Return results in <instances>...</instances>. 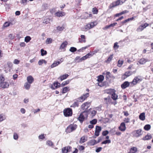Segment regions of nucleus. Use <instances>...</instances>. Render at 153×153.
Instances as JSON below:
<instances>
[{
	"label": "nucleus",
	"mask_w": 153,
	"mask_h": 153,
	"mask_svg": "<svg viewBox=\"0 0 153 153\" xmlns=\"http://www.w3.org/2000/svg\"><path fill=\"white\" fill-rule=\"evenodd\" d=\"M47 144L50 146H51L53 145L52 142L50 140L48 141L47 142Z\"/></svg>",
	"instance_id": "58"
},
{
	"label": "nucleus",
	"mask_w": 153,
	"mask_h": 153,
	"mask_svg": "<svg viewBox=\"0 0 153 153\" xmlns=\"http://www.w3.org/2000/svg\"><path fill=\"white\" fill-rule=\"evenodd\" d=\"M9 84L8 82L4 81L0 82V87L3 88H7L9 87Z\"/></svg>",
	"instance_id": "9"
},
{
	"label": "nucleus",
	"mask_w": 153,
	"mask_h": 153,
	"mask_svg": "<svg viewBox=\"0 0 153 153\" xmlns=\"http://www.w3.org/2000/svg\"><path fill=\"white\" fill-rule=\"evenodd\" d=\"M79 101L78 100L76 101H75L73 104L71 105V107H78L79 106L78 102Z\"/></svg>",
	"instance_id": "30"
},
{
	"label": "nucleus",
	"mask_w": 153,
	"mask_h": 153,
	"mask_svg": "<svg viewBox=\"0 0 153 153\" xmlns=\"http://www.w3.org/2000/svg\"><path fill=\"white\" fill-rule=\"evenodd\" d=\"M113 54L111 55L108 58L107 60L106 61V62H110L112 60L113 58Z\"/></svg>",
	"instance_id": "33"
},
{
	"label": "nucleus",
	"mask_w": 153,
	"mask_h": 153,
	"mask_svg": "<svg viewBox=\"0 0 153 153\" xmlns=\"http://www.w3.org/2000/svg\"><path fill=\"white\" fill-rule=\"evenodd\" d=\"M18 134L16 133H14L13 134V138L16 140L18 139Z\"/></svg>",
	"instance_id": "62"
},
{
	"label": "nucleus",
	"mask_w": 153,
	"mask_h": 153,
	"mask_svg": "<svg viewBox=\"0 0 153 153\" xmlns=\"http://www.w3.org/2000/svg\"><path fill=\"white\" fill-rule=\"evenodd\" d=\"M91 102H86L83 104L81 106V109L83 110L87 111V109L90 107Z\"/></svg>",
	"instance_id": "6"
},
{
	"label": "nucleus",
	"mask_w": 153,
	"mask_h": 153,
	"mask_svg": "<svg viewBox=\"0 0 153 153\" xmlns=\"http://www.w3.org/2000/svg\"><path fill=\"white\" fill-rule=\"evenodd\" d=\"M88 116V111H84L81 113L78 117V119L80 122H82L83 121L84 119L86 118Z\"/></svg>",
	"instance_id": "2"
},
{
	"label": "nucleus",
	"mask_w": 153,
	"mask_h": 153,
	"mask_svg": "<svg viewBox=\"0 0 153 153\" xmlns=\"http://www.w3.org/2000/svg\"><path fill=\"white\" fill-rule=\"evenodd\" d=\"M76 128V125L71 124L67 127L66 131L67 133H69L75 130Z\"/></svg>",
	"instance_id": "4"
},
{
	"label": "nucleus",
	"mask_w": 153,
	"mask_h": 153,
	"mask_svg": "<svg viewBox=\"0 0 153 153\" xmlns=\"http://www.w3.org/2000/svg\"><path fill=\"white\" fill-rule=\"evenodd\" d=\"M55 16L57 17H62L63 16H64L65 15V13L63 12L58 11L56 12L55 14Z\"/></svg>",
	"instance_id": "18"
},
{
	"label": "nucleus",
	"mask_w": 153,
	"mask_h": 153,
	"mask_svg": "<svg viewBox=\"0 0 153 153\" xmlns=\"http://www.w3.org/2000/svg\"><path fill=\"white\" fill-rule=\"evenodd\" d=\"M104 76L102 75H100L97 77V80L99 82H102L104 79Z\"/></svg>",
	"instance_id": "21"
},
{
	"label": "nucleus",
	"mask_w": 153,
	"mask_h": 153,
	"mask_svg": "<svg viewBox=\"0 0 153 153\" xmlns=\"http://www.w3.org/2000/svg\"><path fill=\"white\" fill-rule=\"evenodd\" d=\"M31 38L29 36H27L25 38V41L26 42H28L31 40Z\"/></svg>",
	"instance_id": "40"
},
{
	"label": "nucleus",
	"mask_w": 153,
	"mask_h": 153,
	"mask_svg": "<svg viewBox=\"0 0 153 153\" xmlns=\"http://www.w3.org/2000/svg\"><path fill=\"white\" fill-rule=\"evenodd\" d=\"M30 84L27 82H26L24 85V87L27 90H29L30 86Z\"/></svg>",
	"instance_id": "26"
},
{
	"label": "nucleus",
	"mask_w": 153,
	"mask_h": 153,
	"mask_svg": "<svg viewBox=\"0 0 153 153\" xmlns=\"http://www.w3.org/2000/svg\"><path fill=\"white\" fill-rule=\"evenodd\" d=\"M52 40V39L51 38H47L46 41V43L47 44H49L51 43Z\"/></svg>",
	"instance_id": "43"
},
{
	"label": "nucleus",
	"mask_w": 153,
	"mask_h": 153,
	"mask_svg": "<svg viewBox=\"0 0 153 153\" xmlns=\"http://www.w3.org/2000/svg\"><path fill=\"white\" fill-rule=\"evenodd\" d=\"M98 51H99V50L98 49L92 52H90V53H91V54H92V56H93L96 53L98 52Z\"/></svg>",
	"instance_id": "59"
},
{
	"label": "nucleus",
	"mask_w": 153,
	"mask_h": 153,
	"mask_svg": "<svg viewBox=\"0 0 153 153\" xmlns=\"http://www.w3.org/2000/svg\"><path fill=\"white\" fill-rule=\"evenodd\" d=\"M123 62V60H119L117 62V66L119 67H120L122 65Z\"/></svg>",
	"instance_id": "37"
},
{
	"label": "nucleus",
	"mask_w": 153,
	"mask_h": 153,
	"mask_svg": "<svg viewBox=\"0 0 153 153\" xmlns=\"http://www.w3.org/2000/svg\"><path fill=\"white\" fill-rule=\"evenodd\" d=\"M5 80V78L2 74H1L0 75V81H3Z\"/></svg>",
	"instance_id": "57"
},
{
	"label": "nucleus",
	"mask_w": 153,
	"mask_h": 153,
	"mask_svg": "<svg viewBox=\"0 0 153 153\" xmlns=\"http://www.w3.org/2000/svg\"><path fill=\"white\" fill-rule=\"evenodd\" d=\"M61 59H62V58L60 60L61 62L60 61H57V62H54L53 64H52L51 66V68H53L54 67H55L58 65L59 64H60L61 62H62L63 60H61Z\"/></svg>",
	"instance_id": "15"
},
{
	"label": "nucleus",
	"mask_w": 153,
	"mask_h": 153,
	"mask_svg": "<svg viewBox=\"0 0 153 153\" xmlns=\"http://www.w3.org/2000/svg\"><path fill=\"white\" fill-rule=\"evenodd\" d=\"M11 23L8 22H5L3 25V26L4 27H7L10 25Z\"/></svg>",
	"instance_id": "49"
},
{
	"label": "nucleus",
	"mask_w": 153,
	"mask_h": 153,
	"mask_svg": "<svg viewBox=\"0 0 153 153\" xmlns=\"http://www.w3.org/2000/svg\"><path fill=\"white\" fill-rule=\"evenodd\" d=\"M76 48L74 47H71L69 49V51L72 52H74L76 51Z\"/></svg>",
	"instance_id": "42"
},
{
	"label": "nucleus",
	"mask_w": 153,
	"mask_h": 153,
	"mask_svg": "<svg viewBox=\"0 0 153 153\" xmlns=\"http://www.w3.org/2000/svg\"><path fill=\"white\" fill-rule=\"evenodd\" d=\"M105 92L108 94H112L115 91V90L113 89H109L106 90H105Z\"/></svg>",
	"instance_id": "28"
},
{
	"label": "nucleus",
	"mask_w": 153,
	"mask_h": 153,
	"mask_svg": "<svg viewBox=\"0 0 153 153\" xmlns=\"http://www.w3.org/2000/svg\"><path fill=\"white\" fill-rule=\"evenodd\" d=\"M97 25L96 22H91L88 23L85 26L82 28V30L85 31H86L91 28H93L94 26Z\"/></svg>",
	"instance_id": "1"
},
{
	"label": "nucleus",
	"mask_w": 153,
	"mask_h": 153,
	"mask_svg": "<svg viewBox=\"0 0 153 153\" xmlns=\"http://www.w3.org/2000/svg\"><path fill=\"white\" fill-rule=\"evenodd\" d=\"M27 82L31 84L34 81V79L31 76H29L27 77Z\"/></svg>",
	"instance_id": "16"
},
{
	"label": "nucleus",
	"mask_w": 153,
	"mask_h": 153,
	"mask_svg": "<svg viewBox=\"0 0 153 153\" xmlns=\"http://www.w3.org/2000/svg\"><path fill=\"white\" fill-rule=\"evenodd\" d=\"M96 113H97V111L95 110V109L93 110V111H91V116L92 117L94 116L96 114Z\"/></svg>",
	"instance_id": "48"
},
{
	"label": "nucleus",
	"mask_w": 153,
	"mask_h": 153,
	"mask_svg": "<svg viewBox=\"0 0 153 153\" xmlns=\"http://www.w3.org/2000/svg\"><path fill=\"white\" fill-rule=\"evenodd\" d=\"M108 133V131H103L102 133V134L103 136H106Z\"/></svg>",
	"instance_id": "63"
},
{
	"label": "nucleus",
	"mask_w": 153,
	"mask_h": 153,
	"mask_svg": "<svg viewBox=\"0 0 153 153\" xmlns=\"http://www.w3.org/2000/svg\"><path fill=\"white\" fill-rule=\"evenodd\" d=\"M139 119L142 120H143V112L141 113L139 116Z\"/></svg>",
	"instance_id": "55"
},
{
	"label": "nucleus",
	"mask_w": 153,
	"mask_h": 153,
	"mask_svg": "<svg viewBox=\"0 0 153 153\" xmlns=\"http://www.w3.org/2000/svg\"><path fill=\"white\" fill-rule=\"evenodd\" d=\"M20 62V61L17 59H15L14 61H13V63L15 64H18Z\"/></svg>",
	"instance_id": "61"
},
{
	"label": "nucleus",
	"mask_w": 153,
	"mask_h": 153,
	"mask_svg": "<svg viewBox=\"0 0 153 153\" xmlns=\"http://www.w3.org/2000/svg\"><path fill=\"white\" fill-rule=\"evenodd\" d=\"M143 30V24H141L137 28V32H140L142 31Z\"/></svg>",
	"instance_id": "24"
},
{
	"label": "nucleus",
	"mask_w": 153,
	"mask_h": 153,
	"mask_svg": "<svg viewBox=\"0 0 153 153\" xmlns=\"http://www.w3.org/2000/svg\"><path fill=\"white\" fill-rule=\"evenodd\" d=\"M71 147L70 146H67L64 147L62 149L63 153H67L70 152Z\"/></svg>",
	"instance_id": "14"
},
{
	"label": "nucleus",
	"mask_w": 153,
	"mask_h": 153,
	"mask_svg": "<svg viewBox=\"0 0 153 153\" xmlns=\"http://www.w3.org/2000/svg\"><path fill=\"white\" fill-rule=\"evenodd\" d=\"M152 138L151 135L149 134H148L145 137H144V140H149Z\"/></svg>",
	"instance_id": "34"
},
{
	"label": "nucleus",
	"mask_w": 153,
	"mask_h": 153,
	"mask_svg": "<svg viewBox=\"0 0 153 153\" xmlns=\"http://www.w3.org/2000/svg\"><path fill=\"white\" fill-rule=\"evenodd\" d=\"M135 71L132 72L131 71H127L125 72V73L122 76V79H124L131 75L133 74H134Z\"/></svg>",
	"instance_id": "10"
},
{
	"label": "nucleus",
	"mask_w": 153,
	"mask_h": 153,
	"mask_svg": "<svg viewBox=\"0 0 153 153\" xmlns=\"http://www.w3.org/2000/svg\"><path fill=\"white\" fill-rule=\"evenodd\" d=\"M137 151V148L135 147H133L130 149L128 153H135Z\"/></svg>",
	"instance_id": "25"
},
{
	"label": "nucleus",
	"mask_w": 153,
	"mask_h": 153,
	"mask_svg": "<svg viewBox=\"0 0 153 153\" xmlns=\"http://www.w3.org/2000/svg\"><path fill=\"white\" fill-rule=\"evenodd\" d=\"M151 126L149 124H147L144 126V129L148 131L151 128Z\"/></svg>",
	"instance_id": "36"
},
{
	"label": "nucleus",
	"mask_w": 153,
	"mask_h": 153,
	"mask_svg": "<svg viewBox=\"0 0 153 153\" xmlns=\"http://www.w3.org/2000/svg\"><path fill=\"white\" fill-rule=\"evenodd\" d=\"M69 87H66L64 88L62 90V94H64L67 92V91H69Z\"/></svg>",
	"instance_id": "27"
},
{
	"label": "nucleus",
	"mask_w": 153,
	"mask_h": 153,
	"mask_svg": "<svg viewBox=\"0 0 153 153\" xmlns=\"http://www.w3.org/2000/svg\"><path fill=\"white\" fill-rule=\"evenodd\" d=\"M97 143V141L94 139L91 140L89 141L88 143V144L90 146H94Z\"/></svg>",
	"instance_id": "20"
},
{
	"label": "nucleus",
	"mask_w": 153,
	"mask_h": 153,
	"mask_svg": "<svg viewBox=\"0 0 153 153\" xmlns=\"http://www.w3.org/2000/svg\"><path fill=\"white\" fill-rule=\"evenodd\" d=\"M64 115L65 117L71 116L72 114V110L70 108H68L63 111Z\"/></svg>",
	"instance_id": "5"
},
{
	"label": "nucleus",
	"mask_w": 153,
	"mask_h": 153,
	"mask_svg": "<svg viewBox=\"0 0 153 153\" xmlns=\"http://www.w3.org/2000/svg\"><path fill=\"white\" fill-rule=\"evenodd\" d=\"M134 19V17H133L130 18H128L127 19L125 20H124V21H123L122 22V23L123 24L125 23H126V22H128L130 21L133 20Z\"/></svg>",
	"instance_id": "35"
},
{
	"label": "nucleus",
	"mask_w": 153,
	"mask_h": 153,
	"mask_svg": "<svg viewBox=\"0 0 153 153\" xmlns=\"http://www.w3.org/2000/svg\"><path fill=\"white\" fill-rule=\"evenodd\" d=\"M27 0H21L20 2L23 5L25 6L27 4Z\"/></svg>",
	"instance_id": "41"
},
{
	"label": "nucleus",
	"mask_w": 153,
	"mask_h": 153,
	"mask_svg": "<svg viewBox=\"0 0 153 153\" xmlns=\"http://www.w3.org/2000/svg\"><path fill=\"white\" fill-rule=\"evenodd\" d=\"M89 96V93H87L86 94H83L82 95L80 96L77 99L78 101L80 102H83L87 99Z\"/></svg>",
	"instance_id": "8"
},
{
	"label": "nucleus",
	"mask_w": 153,
	"mask_h": 153,
	"mask_svg": "<svg viewBox=\"0 0 153 153\" xmlns=\"http://www.w3.org/2000/svg\"><path fill=\"white\" fill-rule=\"evenodd\" d=\"M105 78L106 79H108L110 77V73L109 72H107L106 73Z\"/></svg>",
	"instance_id": "45"
},
{
	"label": "nucleus",
	"mask_w": 153,
	"mask_h": 153,
	"mask_svg": "<svg viewBox=\"0 0 153 153\" xmlns=\"http://www.w3.org/2000/svg\"><path fill=\"white\" fill-rule=\"evenodd\" d=\"M86 141L85 137H82L80 139V142L81 143H82L85 142Z\"/></svg>",
	"instance_id": "46"
},
{
	"label": "nucleus",
	"mask_w": 153,
	"mask_h": 153,
	"mask_svg": "<svg viewBox=\"0 0 153 153\" xmlns=\"http://www.w3.org/2000/svg\"><path fill=\"white\" fill-rule=\"evenodd\" d=\"M64 27L63 26H59L56 27L57 30L59 31H62L64 30Z\"/></svg>",
	"instance_id": "38"
},
{
	"label": "nucleus",
	"mask_w": 153,
	"mask_h": 153,
	"mask_svg": "<svg viewBox=\"0 0 153 153\" xmlns=\"http://www.w3.org/2000/svg\"><path fill=\"white\" fill-rule=\"evenodd\" d=\"M112 98L114 100H116L117 98V95L115 93V91L112 94Z\"/></svg>",
	"instance_id": "31"
},
{
	"label": "nucleus",
	"mask_w": 153,
	"mask_h": 153,
	"mask_svg": "<svg viewBox=\"0 0 153 153\" xmlns=\"http://www.w3.org/2000/svg\"><path fill=\"white\" fill-rule=\"evenodd\" d=\"M71 81L70 80H68L67 81L63 82L61 84V86H64L67 84H68Z\"/></svg>",
	"instance_id": "32"
},
{
	"label": "nucleus",
	"mask_w": 153,
	"mask_h": 153,
	"mask_svg": "<svg viewBox=\"0 0 153 153\" xmlns=\"http://www.w3.org/2000/svg\"><path fill=\"white\" fill-rule=\"evenodd\" d=\"M132 134L133 137H138L142 134V130L140 129H139L134 131L132 132Z\"/></svg>",
	"instance_id": "11"
},
{
	"label": "nucleus",
	"mask_w": 153,
	"mask_h": 153,
	"mask_svg": "<svg viewBox=\"0 0 153 153\" xmlns=\"http://www.w3.org/2000/svg\"><path fill=\"white\" fill-rule=\"evenodd\" d=\"M130 84V83L126 81L121 85V87L123 89H125L128 87Z\"/></svg>",
	"instance_id": "17"
},
{
	"label": "nucleus",
	"mask_w": 153,
	"mask_h": 153,
	"mask_svg": "<svg viewBox=\"0 0 153 153\" xmlns=\"http://www.w3.org/2000/svg\"><path fill=\"white\" fill-rule=\"evenodd\" d=\"M92 56V54H91L90 52L87 54L85 56L86 57V59H87V58H89Z\"/></svg>",
	"instance_id": "54"
},
{
	"label": "nucleus",
	"mask_w": 153,
	"mask_h": 153,
	"mask_svg": "<svg viewBox=\"0 0 153 153\" xmlns=\"http://www.w3.org/2000/svg\"><path fill=\"white\" fill-rule=\"evenodd\" d=\"M101 130V128L100 126H97L96 128L94 133L96 137L98 136L99 135V133Z\"/></svg>",
	"instance_id": "13"
},
{
	"label": "nucleus",
	"mask_w": 153,
	"mask_h": 153,
	"mask_svg": "<svg viewBox=\"0 0 153 153\" xmlns=\"http://www.w3.org/2000/svg\"><path fill=\"white\" fill-rule=\"evenodd\" d=\"M6 119V117L5 115L3 114H0V122H1Z\"/></svg>",
	"instance_id": "29"
},
{
	"label": "nucleus",
	"mask_w": 153,
	"mask_h": 153,
	"mask_svg": "<svg viewBox=\"0 0 153 153\" xmlns=\"http://www.w3.org/2000/svg\"><path fill=\"white\" fill-rule=\"evenodd\" d=\"M102 149V148L101 147H99L96 149V152L97 153L101 151Z\"/></svg>",
	"instance_id": "64"
},
{
	"label": "nucleus",
	"mask_w": 153,
	"mask_h": 153,
	"mask_svg": "<svg viewBox=\"0 0 153 153\" xmlns=\"http://www.w3.org/2000/svg\"><path fill=\"white\" fill-rule=\"evenodd\" d=\"M126 0H118L112 4V7H114L117 6L122 4Z\"/></svg>",
	"instance_id": "7"
},
{
	"label": "nucleus",
	"mask_w": 153,
	"mask_h": 153,
	"mask_svg": "<svg viewBox=\"0 0 153 153\" xmlns=\"http://www.w3.org/2000/svg\"><path fill=\"white\" fill-rule=\"evenodd\" d=\"M81 39L79 40V42L80 43L84 42L85 43L86 42V40L85 39V36L84 35H81L80 36Z\"/></svg>",
	"instance_id": "23"
},
{
	"label": "nucleus",
	"mask_w": 153,
	"mask_h": 153,
	"mask_svg": "<svg viewBox=\"0 0 153 153\" xmlns=\"http://www.w3.org/2000/svg\"><path fill=\"white\" fill-rule=\"evenodd\" d=\"M111 141L110 140H106L102 143V144H106L107 143H111Z\"/></svg>",
	"instance_id": "50"
},
{
	"label": "nucleus",
	"mask_w": 153,
	"mask_h": 153,
	"mask_svg": "<svg viewBox=\"0 0 153 153\" xmlns=\"http://www.w3.org/2000/svg\"><path fill=\"white\" fill-rule=\"evenodd\" d=\"M50 19L49 18H47L45 19L43 22V23L45 24H47L49 23Z\"/></svg>",
	"instance_id": "44"
},
{
	"label": "nucleus",
	"mask_w": 153,
	"mask_h": 153,
	"mask_svg": "<svg viewBox=\"0 0 153 153\" xmlns=\"http://www.w3.org/2000/svg\"><path fill=\"white\" fill-rule=\"evenodd\" d=\"M86 59V58L85 57V56H83L80 59V61H78L77 62H81L82 60H84Z\"/></svg>",
	"instance_id": "60"
},
{
	"label": "nucleus",
	"mask_w": 153,
	"mask_h": 153,
	"mask_svg": "<svg viewBox=\"0 0 153 153\" xmlns=\"http://www.w3.org/2000/svg\"><path fill=\"white\" fill-rule=\"evenodd\" d=\"M118 43L117 42H115L114 43V48L115 49H118L119 47V45H118Z\"/></svg>",
	"instance_id": "53"
},
{
	"label": "nucleus",
	"mask_w": 153,
	"mask_h": 153,
	"mask_svg": "<svg viewBox=\"0 0 153 153\" xmlns=\"http://www.w3.org/2000/svg\"><path fill=\"white\" fill-rule=\"evenodd\" d=\"M97 120L94 119L90 121V123L92 124H95L97 122Z\"/></svg>",
	"instance_id": "51"
},
{
	"label": "nucleus",
	"mask_w": 153,
	"mask_h": 153,
	"mask_svg": "<svg viewBox=\"0 0 153 153\" xmlns=\"http://www.w3.org/2000/svg\"><path fill=\"white\" fill-rule=\"evenodd\" d=\"M68 45V42L67 41H65L63 42L61 45L59 49H64Z\"/></svg>",
	"instance_id": "19"
},
{
	"label": "nucleus",
	"mask_w": 153,
	"mask_h": 153,
	"mask_svg": "<svg viewBox=\"0 0 153 153\" xmlns=\"http://www.w3.org/2000/svg\"><path fill=\"white\" fill-rule=\"evenodd\" d=\"M119 130L122 131H125L126 129V127L125 123L123 122L122 123L120 126L119 127Z\"/></svg>",
	"instance_id": "12"
},
{
	"label": "nucleus",
	"mask_w": 153,
	"mask_h": 153,
	"mask_svg": "<svg viewBox=\"0 0 153 153\" xmlns=\"http://www.w3.org/2000/svg\"><path fill=\"white\" fill-rule=\"evenodd\" d=\"M68 76L69 75L68 74H65V75L61 76L58 79H60V80L62 81L66 79Z\"/></svg>",
	"instance_id": "22"
},
{
	"label": "nucleus",
	"mask_w": 153,
	"mask_h": 153,
	"mask_svg": "<svg viewBox=\"0 0 153 153\" xmlns=\"http://www.w3.org/2000/svg\"><path fill=\"white\" fill-rule=\"evenodd\" d=\"M54 86L56 88H57L58 87H59L61 85L58 82H56V83H54L53 84Z\"/></svg>",
	"instance_id": "47"
},
{
	"label": "nucleus",
	"mask_w": 153,
	"mask_h": 153,
	"mask_svg": "<svg viewBox=\"0 0 153 153\" xmlns=\"http://www.w3.org/2000/svg\"><path fill=\"white\" fill-rule=\"evenodd\" d=\"M45 61L44 59H41L38 62V64L39 65H41L44 63V62Z\"/></svg>",
	"instance_id": "56"
},
{
	"label": "nucleus",
	"mask_w": 153,
	"mask_h": 153,
	"mask_svg": "<svg viewBox=\"0 0 153 153\" xmlns=\"http://www.w3.org/2000/svg\"><path fill=\"white\" fill-rule=\"evenodd\" d=\"M41 55L42 56L46 55L47 54V52L46 51L44 50L43 49H42L41 50Z\"/></svg>",
	"instance_id": "39"
},
{
	"label": "nucleus",
	"mask_w": 153,
	"mask_h": 153,
	"mask_svg": "<svg viewBox=\"0 0 153 153\" xmlns=\"http://www.w3.org/2000/svg\"><path fill=\"white\" fill-rule=\"evenodd\" d=\"M42 9L43 10H45L48 8L47 4H43L42 6Z\"/></svg>",
	"instance_id": "52"
},
{
	"label": "nucleus",
	"mask_w": 153,
	"mask_h": 153,
	"mask_svg": "<svg viewBox=\"0 0 153 153\" xmlns=\"http://www.w3.org/2000/svg\"><path fill=\"white\" fill-rule=\"evenodd\" d=\"M142 79L141 78L140 76H138L135 77L133 79L132 82H130V84L131 86L133 85H136L137 83L141 81Z\"/></svg>",
	"instance_id": "3"
}]
</instances>
